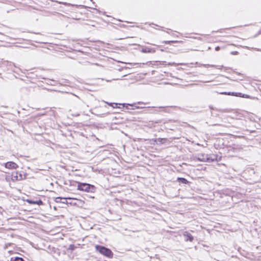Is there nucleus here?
<instances>
[{
	"instance_id": "9",
	"label": "nucleus",
	"mask_w": 261,
	"mask_h": 261,
	"mask_svg": "<svg viewBox=\"0 0 261 261\" xmlns=\"http://www.w3.org/2000/svg\"><path fill=\"white\" fill-rule=\"evenodd\" d=\"M142 52L144 53H155V50L153 48H151L148 47H145L142 48Z\"/></svg>"
},
{
	"instance_id": "17",
	"label": "nucleus",
	"mask_w": 261,
	"mask_h": 261,
	"mask_svg": "<svg viewBox=\"0 0 261 261\" xmlns=\"http://www.w3.org/2000/svg\"><path fill=\"white\" fill-rule=\"evenodd\" d=\"M160 62H161V64L163 65H176V64L174 62H173V63L169 62L168 64L167 63L166 61H161Z\"/></svg>"
},
{
	"instance_id": "1",
	"label": "nucleus",
	"mask_w": 261,
	"mask_h": 261,
	"mask_svg": "<svg viewBox=\"0 0 261 261\" xmlns=\"http://www.w3.org/2000/svg\"><path fill=\"white\" fill-rule=\"evenodd\" d=\"M76 184H77V189L78 190L90 193H94L95 191L96 188L93 185L79 181H76Z\"/></svg>"
},
{
	"instance_id": "21",
	"label": "nucleus",
	"mask_w": 261,
	"mask_h": 261,
	"mask_svg": "<svg viewBox=\"0 0 261 261\" xmlns=\"http://www.w3.org/2000/svg\"><path fill=\"white\" fill-rule=\"evenodd\" d=\"M202 66L204 67H215L218 68V66H216L214 65H211V64H203Z\"/></svg>"
},
{
	"instance_id": "28",
	"label": "nucleus",
	"mask_w": 261,
	"mask_h": 261,
	"mask_svg": "<svg viewBox=\"0 0 261 261\" xmlns=\"http://www.w3.org/2000/svg\"><path fill=\"white\" fill-rule=\"evenodd\" d=\"M62 203H67L66 200H63V201L62 202Z\"/></svg>"
},
{
	"instance_id": "10",
	"label": "nucleus",
	"mask_w": 261,
	"mask_h": 261,
	"mask_svg": "<svg viewBox=\"0 0 261 261\" xmlns=\"http://www.w3.org/2000/svg\"><path fill=\"white\" fill-rule=\"evenodd\" d=\"M216 160V156L214 154L209 155L207 154L206 162L211 163Z\"/></svg>"
},
{
	"instance_id": "12",
	"label": "nucleus",
	"mask_w": 261,
	"mask_h": 261,
	"mask_svg": "<svg viewBox=\"0 0 261 261\" xmlns=\"http://www.w3.org/2000/svg\"><path fill=\"white\" fill-rule=\"evenodd\" d=\"M10 261H25L24 259L21 257L16 256L11 258Z\"/></svg>"
},
{
	"instance_id": "7",
	"label": "nucleus",
	"mask_w": 261,
	"mask_h": 261,
	"mask_svg": "<svg viewBox=\"0 0 261 261\" xmlns=\"http://www.w3.org/2000/svg\"><path fill=\"white\" fill-rule=\"evenodd\" d=\"M176 181L178 182L179 185L184 184V185H189L191 182L188 181L186 178L184 177H177L176 179Z\"/></svg>"
},
{
	"instance_id": "13",
	"label": "nucleus",
	"mask_w": 261,
	"mask_h": 261,
	"mask_svg": "<svg viewBox=\"0 0 261 261\" xmlns=\"http://www.w3.org/2000/svg\"><path fill=\"white\" fill-rule=\"evenodd\" d=\"M119 105H121V103H119ZM122 105H123V106H124V105H126V108L127 109H128L127 107H128V106L134 107V108L132 109H133V110H134V109H139V108H140V107H139L136 106V103H133V104H129V103L125 104V103H122Z\"/></svg>"
},
{
	"instance_id": "33",
	"label": "nucleus",
	"mask_w": 261,
	"mask_h": 261,
	"mask_svg": "<svg viewBox=\"0 0 261 261\" xmlns=\"http://www.w3.org/2000/svg\"><path fill=\"white\" fill-rule=\"evenodd\" d=\"M90 1L92 2L93 4H94V2H93V0H90Z\"/></svg>"
},
{
	"instance_id": "5",
	"label": "nucleus",
	"mask_w": 261,
	"mask_h": 261,
	"mask_svg": "<svg viewBox=\"0 0 261 261\" xmlns=\"http://www.w3.org/2000/svg\"><path fill=\"white\" fill-rule=\"evenodd\" d=\"M196 158L197 161L206 162V160H207V154L204 153H199Z\"/></svg>"
},
{
	"instance_id": "31",
	"label": "nucleus",
	"mask_w": 261,
	"mask_h": 261,
	"mask_svg": "<svg viewBox=\"0 0 261 261\" xmlns=\"http://www.w3.org/2000/svg\"><path fill=\"white\" fill-rule=\"evenodd\" d=\"M138 103H139V104H141V103H143V102H141V101H139V102H138Z\"/></svg>"
},
{
	"instance_id": "23",
	"label": "nucleus",
	"mask_w": 261,
	"mask_h": 261,
	"mask_svg": "<svg viewBox=\"0 0 261 261\" xmlns=\"http://www.w3.org/2000/svg\"><path fill=\"white\" fill-rule=\"evenodd\" d=\"M129 67H119L117 69L119 71H121L123 69H127V68H129Z\"/></svg>"
},
{
	"instance_id": "4",
	"label": "nucleus",
	"mask_w": 261,
	"mask_h": 261,
	"mask_svg": "<svg viewBox=\"0 0 261 261\" xmlns=\"http://www.w3.org/2000/svg\"><path fill=\"white\" fill-rule=\"evenodd\" d=\"M183 236L184 237L185 241L186 242H192L194 240L193 236L188 231L184 232Z\"/></svg>"
},
{
	"instance_id": "26",
	"label": "nucleus",
	"mask_w": 261,
	"mask_h": 261,
	"mask_svg": "<svg viewBox=\"0 0 261 261\" xmlns=\"http://www.w3.org/2000/svg\"><path fill=\"white\" fill-rule=\"evenodd\" d=\"M151 110H152V111L150 112L151 113H154L155 111H156V110H152V109H151Z\"/></svg>"
},
{
	"instance_id": "20",
	"label": "nucleus",
	"mask_w": 261,
	"mask_h": 261,
	"mask_svg": "<svg viewBox=\"0 0 261 261\" xmlns=\"http://www.w3.org/2000/svg\"><path fill=\"white\" fill-rule=\"evenodd\" d=\"M177 42V41H163V43L167 44H169L172 43H175Z\"/></svg>"
},
{
	"instance_id": "18",
	"label": "nucleus",
	"mask_w": 261,
	"mask_h": 261,
	"mask_svg": "<svg viewBox=\"0 0 261 261\" xmlns=\"http://www.w3.org/2000/svg\"><path fill=\"white\" fill-rule=\"evenodd\" d=\"M75 247L73 244H70L69 246V247L68 248L67 250H70L71 252H72V251H73L75 249Z\"/></svg>"
},
{
	"instance_id": "16",
	"label": "nucleus",
	"mask_w": 261,
	"mask_h": 261,
	"mask_svg": "<svg viewBox=\"0 0 261 261\" xmlns=\"http://www.w3.org/2000/svg\"><path fill=\"white\" fill-rule=\"evenodd\" d=\"M17 173H16V175H14L13 174H12V179L13 180H20L22 178V176L21 174H20V178H18V176L17 175Z\"/></svg>"
},
{
	"instance_id": "8",
	"label": "nucleus",
	"mask_w": 261,
	"mask_h": 261,
	"mask_svg": "<svg viewBox=\"0 0 261 261\" xmlns=\"http://www.w3.org/2000/svg\"><path fill=\"white\" fill-rule=\"evenodd\" d=\"M59 4H62L65 6H75L77 8H90V7L85 6V5H72L70 3H68L66 2H58Z\"/></svg>"
},
{
	"instance_id": "2",
	"label": "nucleus",
	"mask_w": 261,
	"mask_h": 261,
	"mask_svg": "<svg viewBox=\"0 0 261 261\" xmlns=\"http://www.w3.org/2000/svg\"><path fill=\"white\" fill-rule=\"evenodd\" d=\"M95 247L96 250L101 254L109 258H113V253L109 248L100 245H96Z\"/></svg>"
},
{
	"instance_id": "24",
	"label": "nucleus",
	"mask_w": 261,
	"mask_h": 261,
	"mask_svg": "<svg viewBox=\"0 0 261 261\" xmlns=\"http://www.w3.org/2000/svg\"><path fill=\"white\" fill-rule=\"evenodd\" d=\"M238 52L237 51H233L232 52H231V55H238Z\"/></svg>"
},
{
	"instance_id": "27",
	"label": "nucleus",
	"mask_w": 261,
	"mask_h": 261,
	"mask_svg": "<svg viewBox=\"0 0 261 261\" xmlns=\"http://www.w3.org/2000/svg\"><path fill=\"white\" fill-rule=\"evenodd\" d=\"M156 123H160L161 122V120H158L156 121L155 122Z\"/></svg>"
},
{
	"instance_id": "22",
	"label": "nucleus",
	"mask_w": 261,
	"mask_h": 261,
	"mask_svg": "<svg viewBox=\"0 0 261 261\" xmlns=\"http://www.w3.org/2000/svg\"><path fill=\"white\" fill-rule=\"evenodd\" d=\"M157 140H158L157 143L162 144V143H163L164 142L165 139H164V138H158L157 139Z\"/></svg>"
},
{
	"instance_id": "29",
	"label": "nucleus",
	"mask_w": 261,
	"mask_h": 261,
	"mask_svg": "<svg viewBox=\"0 0 261 261\" xmlns=\"http://www.w3.org/2000/svg\"><path fill=\"white\" fill-rule=\"evenodd\" d=\"M93 9L94 10H95L97 11V12H99V10H98L97 9H96V8H93Z\"/></svg>"
},
{
	"instance_id": "15",
	"label": "nucleus",
	"mask_w": 261,
	"mask_h": 261,
	"mask_svg": "<svg viewBox=\"0 0 261 261\" xmlns=\"http://www.w3.org/2000/svg\"><path fill=\"white\" fill-rule=\"evenodd\" d=\"M105 103H106L107 105H108L109 106H111L113 107V108H116L117 106L118 103H115V102H108L105 101H103Z\"/></svg>"
},
{
	"instance_id": "14",
	"label": "nucleus",
	"mask_w": 261,
	"mask_h": 261,
	"mask_svg": "<svg viewBox=\"0 0 261 261\" xmlns=\"http://www.w3.org/2000/svg\"><path fill=\"white\" fill-rule=\"evenodd\" d=\"M257 173V177L255 178V180L256 181H259L261 180V170H259V171H254V174Z\"/></svg>"
},
{
	"instance_id": "6",
	"label": "nucleus",
	"mask_w": 261,
	"mask_h": 261,
	"mask_svg": "<svg viewBox=\"0 0 261 261\" xmlns=\"http://www.w3.org/2000/svg\"><path fill=\"white\" fill-rule=\"evenodd\" d=\"M25 201L27 203L31 204H38L39 205H41L43 204V201L41 199L34 200L32 199H27L25 200Z\"/></svg>"
},
{
	"instance_id": "3",
	"label": "nucleus",
	"mask_w": 261,
	"mask_h": 261,
	"mask_svg": "<svg viewBox=\"0 0 261 261\" xmlns=\"http://www.w3.org/2000/svg\"><path fill=\"white\" fill-rule=\"evenodd\" d=\"M5 167L9 169H15L18 167V166L14 162H7L5 164Z\"/></svg>"
},
{
	"instance_id": "19",
	"label": "nucleus",
	"mask_w": 261,
	"mask_h": 261,
	"mask_svg": "<svg viewBox=\"0 0 261 261\" xmlns=\"http://www.w3.org/2000/svg\"><path fill=\"white\" fill-rule=\"evenodd\" d=\"M71 199L70 197L62 198V197H58L56 198V201L57 202H59V201H60V200H61V199L67 200V199Z\"/></svg>"
},
{
	"instance_id": "11",
	"label": "nucleus",
	"mask_w": 261,
	"mask_h": 261,
	"mask_svg": "<svg viewBox=\"0 0 261 261\" xmlns=\"http://www.w3.org/2000/svg\"><path fill=\"white\" fill-rule=\"evenodd\" d=\"M221 94L223 95H233V96H238V95L241 94V93H236V92H223L220 93Z\"/></svg>"
},
{
	"instance_id": "25",
	"label": "nucleus",
	"mask_w": 261,
	"mask_h": 261,
	"mask_svg": "<svg viewBox=\"0 0 261 261\" xmlns=\"http://www.w3.org/2000/svg\"><path fill=\"white\" fill-rule=\"evenodd\" d=\"M220 49V47L218 46H216L215 47V50H216V51H219Z\"/></svg>"
},
{
	"instance_id": "32",
	"label": "nucleus",
	"mask_w": 261,
	"mask_h": 261,
	"mask_svg": "<svg viewBox=\"0 0 261 261\" xmlns=\"http://www.w3.org/2000/svg\"><path fill=\"white\" fill-rule=\"evenodd\" d=\"M210 109L212 110H214V108L213 107H210Z\"/></svg>"
},
{
	"instance_id": "30",
	"label": "nucleus",
	"mask_w": 261,
	"mask_h": 261,
	"mask_svg": "<svg viewBox=\"0 0 261 261\" xmlns=\"http://www.w3.org/2000/svg\"><path fill=\"white\" fill-rule=\"evenodd\" d=\"M125 63V64H127L126 63ZM127 64H129V65H132V64H133V63H127Z\"/></svg>"
}]
</instances>
